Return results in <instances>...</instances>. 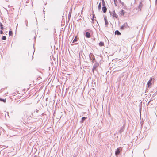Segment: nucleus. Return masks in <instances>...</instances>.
Returning a JSON list of instances; mask_svg holds the SVG:
<instances>
[{"mask_svg": "<svg viewBox=\"0 0 157 157\" xmlns=\"http://www.w3.org/2000/svg\"><path fill=\"white\" fill-rule=\"evenodd\" d=\"M89 58L90 60H92V62L93 63L95 61V59L94 56L92 53H90L89 55Z\"/></svg>", "mask_w": 157, "mask_h": 157, "instance_id": "nucleus-1", "label": "nucleus"}, {"mask_svg": "<svg viewBox=\"0 0 157 157\" xmlns=\"http://www.w3.org/2000/svg\"><path fill=\"white\" fill-rule=\"evenodd\" d=\"M152 81V78H151L150 80L148 82L147 85V87L148 88H151V86L152 83L151 82Z\"/></svg>", "mask_w": 157, "mask_h": 157, "instance_id": "nucleus-2", "label": "nucleus"}, {"mask_svg": "<svg viewBox=\"0 0 157 157\" xmlns=\"http://www.w3.org/2000/svg\"><path fill=\"white\" fill-rule=\"evenodd\" d=\"M104 20L105 21V27H107L108 25V21L107 16L104 15Z\"/></svg>", "mask_w": 157, "mask_h": 157, "instance_id": "nucleus-3", "label": "nucleus"}, {"mask_svg": "<svg viewBox=\"0 0 157 157\" xmlns=\"http://www.w3.org/2000/svg\"><path fill=\"white\" fill-rule=\"evenodd\" d=\"M109 12L111 16H113L115 17L116 18L118 16L117 14H116L114 11H113V13H112L109 11Z\"/></svg>", "mask_w": 157, "mask_h": 157, "instance_id": "nucleus-4", "label": "nucleus"}, {"mask_svg": "<svg viewBox=\"0 0 157 157\" xmlns=\"http://www.w3.org/2000/svg\"><path fill=\"white\" fill-rule=\"evenodd\" d=\"M85 36L88 38H89L90 37V34L89 32H86L85 34Z\"/></svg>", "mask_w": 157, "mask_h": 157, "instance_id": "nucleus-5", "label": "nucleus"}, {"mask_svg": "<svg viewBox=\"0 0 157 157\" xmlns=\"http://www.w3.org/2000/svg\"><path fill=\"white\" fill-rule=\"evenodd\" d=\"M102 10L103 13H105L107 11V8L105 6H103L102 7Z\"/></svg>", "mask_w": 157, "mask_h": 157, "instance_id": "nucleus-6", "label": "nucleus"}, {"mask_svg": "<svg viewBox=\"0 0 157 157\" xmlns=\"http://www.w3.org/2000/svg\"><path fill=\"white\" fill-rule=\"evenodd\" d=\"M77 41V37L76 36L75 38H74V40L73 41L72 43H75V44H77V43H76V42Z\"/></svg>", "mask_w": 157, "mask_h": 157, "instance_id": "nucleus-7", "label": "nucleus"}, {"mask_svg": "<svg viewBox=\"0 0 157 157\" xmlns=\"http://www.w3.org/2000/svg\"><path fill=\"white\" fill-rule=\"evenodd\" d=\"M120 153V151L119 149H117L116 151L115 152L116 155H117L119 154Z\"/></svg>", "mask_w": 157, "mask_h": 157, "instance_id": "nucleus-8", "label": "nucleus"}, {"mask_svg": "<svg viewBox=\"0 0 157 157\" xmlns=\"http://www.w3.org/2000/svg\"><path fill=\"white\" fill-rule=\"evenodd\" d=\"M115 34H117V35H120L121 34V33L118 31L116 30L115 31Z\"/></svg>", "mask_w": 157, "mask_h": 157, "instance_id": "nucleus-9", "label": "nucleus"}, {"mask_svg": "<svg viewBox=\"0 0 157 157\" xmlns=\"http://www.w3.org/2000/svg\"><path fill=\"white\" fill-rule=\"evenodd\" d=\"M99 45L100 46H101L104 45V43L102 42H100L99 44Z\"/></svg>", "mask_w": 157, "mask_h": 157, "instance_id": "nucleus-10", "label": "nucleus"}, {"mask_svg": "<svg viewBox=\"0 0 157 157\" xmlns=\"http://www.w3.org/2000/svg\"><path fill=\"white\" fill-rule=\"evenodd\" d=\"M0 101H1L3 102H4L5 103L6 102V99H2L1 98H0Z\"/></svg>", "mask_w": 157, "mask_h": 157, "instance_id": "nucleus-11", "label": "nucleus"}, {"mask_svg": "<svg viewBox=\"0 0 157 157\" xmlns=\"http://www.w3.org/2000/svg\"><path fill=\"white\" fill-rule=\"evenodd\" d=\"M101 3L100 2L98 5V9L99 10H100L101 9Z\"/></svg>", "mask_w": 157, "mask_h": 157, "instance_id": "nucleus-12", "label": "nucleus"}, {"mask_svg": "<svg viewBox=\"0 0 157 157\" xmlns=\"http://www.w3.org/2000/svg\"><path fill=\"white\" fill-rule=\"evenodd\" d=\"M13 33L11 31H9V34L10 36L12 35Z\"/></svg>", "mask_w": 157, "mask_h": 157, "instance_id": "nucleus-13", "label": "nucleus"}, {"mask_svg": "<svg viewBox=\"0 0 157 157\" xmlns=\"http://www.w3.org/2000/svg\"><path fill=\"white\" fill-rule=\"evenodd\" d=\"M142 6V4L140 2L139 5V8L141 9V8Z\"/></svg>", "mask_w": 157, "mask_h": 157, "instance_id": "nucleus-14", "label": "nucleus"}, {"mask_svg": "<svg viewBox=\"0 0 157 157\" xmlns=\"http://www.w3.org/2000/svg\"><path fill=\"white\" fill-rule=\"evenodd\" d=\"M86 119V117H83L82 118V122H83Z\"/></svg>", "mask_w": 157, "mask_h": 157, "instance_id": "nucleus-15", "label": "nucleus"}, {"mask_svg": "<svg viewBox=\"0 0 157 157\" xmlns=\"http://www.w3.org/2000/svg\"><path fill=\"white\" fill-rule=\"evenodd\" d=\"M2 40H5L6 39V36H3L2 37Z\"/></svg>", "mask_w": 157, "mask_h": 157, "instance_id": "nucleus-16", "label": "nucleus"}, {"mask_svg": "<svg viewBox=\"0 0 157 157\" xmlns=\"http://www.w3.org/2000/svg\"><path fill=\"white\" fill-rule=\"evenodd\" d=\"M71 13L69 12V14H68V17H71Z\"/></svg>", "mask_w": 157, "mask_h": 157, "instance_id": "nucleus-17", "label": "nucleus"}, {"mask_svg": "<svg viewBox=\"0 0 157 157\" xmlns=\"http://www.w3.org/2000/svg\"><path fill=\"white\" fill-rule=\"evenodd\" d=\"M0 33L1 34H3V31H2V30H0Z\"/></svg>", "mask_w": 157, "mask_h": 157, "instance_id": "nucleus-18", "label": "nucleus"}, {"mask_svg": "<svg viewBox=\"0 0 157 157\" xmlns=\"http://www.w3.org/2000/svg\"><path fill=\"white\" fill-rule=\"evenodd\" d=\"M3 25L1 23H0V27H3Z\"/></svg>", "mask_w": 157, "mask_h": 157, "instance_id": "nucleus-19", "label": "nucleus"}, {"mask_svg": "<svg viewBox=\"0 0 157 157\" xmlns=\"http://www.w3.org/2000/svg\"><path fill=\"white\" fill-rule=\"evenodd\" d=\"M25 23H26V26H28V25H27L28 21L27 20L25 21Z\"/></svg>", "mask_w": 157, "mask_h": 157, "instance_id": "nucleus-20", "label": "nucleus"}, {"mask_svg": "<svg viewBox=\"0 0 157 157\" xmlns=\"http://www.w3.org/2000/svg\"><path fill=\"white\" fill-rule=\"evenodd\" d=\"M96 68V67H95V66H94L93 67V70H94Z\"/></svg>", "mask_w": 157, "mask_h": 157, "instance_id": "nucleus-21", "label": "nucleus"}, {"mask_svg": "<svg viewBox=\"0 0 157 157\" xmlns=\"http://www.w3.org/2000/svg\"><path fill=\"white\" fill-rule=\"evenodd\" d=\"M102 1L103 5L104 6V3H105L104 1V0H102Z\"/></svg>", "mask_w": 157, "mask_h": 157, "instance_id": "nucleus-22", "label": "nucleus"}, {"mask_svg": "<svg viewBox=\"0 0 157 157\" xmlns=\"http://www.w3.org/2000/svg\"><path fill=\"white\" fill-rule=\"evenodd\" d=\"M124 25L122 26L121 27V29H124Z\"/></svg>", "mask_w": 157, "mask_h": 157, "instance_id": "nucleus-23", "label": "nucleus"}, {"mask_svg": "<svg viewBox=\"0 0 157 157\" xmlns=\"http://www.w3.org/2000/svg\"><path fill=\"white\" fill-rule=\"evenodd\" d=\"M0 29L1 30H3V27H1Z\"/></svg>", "mask_w": 157, "mask_h": 157, "instance_id": "nucleus-24", "label": "nucleus"}, {"mask_svg": "<svg viewBox=\"0 0 157 157\" xmlns=\"http://www.w3.org/2000/svg\"><path fill=\"white\" fill-rule=\"evenodd\" d=\"M93 15H94V14H93ZM93 19H94V16H93Z\"/></svg>", "mask_w": 157, "mask_h": 157, "instance_id": "nucleus-25", "label": "nucleus"}, {"mask_svg": "<svg viewBox=\"0 0 157 157\" xmlns=\"http://www.w3.org/2000/svg\"><path fill=\"white\" fill-rule=\"evenodd\" d=\"M156 3H157V0H156Z\"/></svg>", "mask_w": 157, "mask_h": 157, "instance_id": "nucleus-26", "label": "nucleus"}, {"mask_svg": "<svg viewBox=\"0 0 157 157\" xmlns=\"http://www.w3.org/2000/svg\"><path fill=\"white\" fill-rule=\"evenodd\" d=\"M67 91V89H66V91Z\"/></svg>", "mask_w": 157, "mask_h": 157, "instance_id": "nucleus-27", "label": "nucleus"}, {"mask_svg": "<svg viewBox=\"0 0 157 157\" xmlns=\"http://www.w3.org/2000/svg\"><path fill=\"white\" fill-rule=\"evenodd\" d=\"M71 45H73V44H71Z\"/></svg>", "mask_w": 157, "mask_h": 157, "instance_id": "nucleus-28", "label": "nucleus"}]
</instances>
